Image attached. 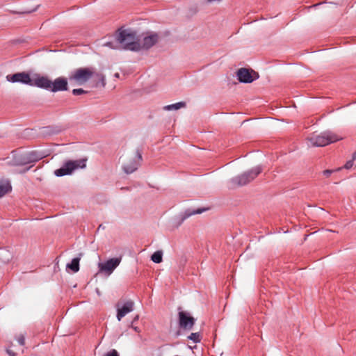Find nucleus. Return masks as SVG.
I'll return each mask as SVG.
<instances>
[{"instance_id": "nucleus-35", "label": "nucleus", "mask_w": 356, "mask_h": 356, "mask_svg": "<svg viewBox=\"0 0 356 356\" xmlns=\"http://www.w3.org/2000/svg\"><path fill=\"white\" fill-rule=\"evenodd\" d=\"M131 327L136 332H139V330H138V327H134L133 325H131Z\"/></svg>"}, {"instance_id": "nucleus-14", "label": "nucleus", "mask_w": 356, "mask_h": 356, "mask_svg": "<svg viewBox=\"0 0 356 356\" xmlns=\"http://www.w3.org/2000/svg\"><path fill=\"white\" fill-rule=\"evenodd\" d=\"M159 40V35L152 33L150 35L143 38L142 44H140L141 49H149L153 47Z\"/></svg>"}, {"instance_id": "nucleus-25", "label": "nucleus", "mask_w": 356, "mask_h": 356, "mask_svg": "<svg viewBox=\"0 0 356 356\" xmlns=\"http://www.w3.org/2000/svg\"><path fill=\"white\" fill-rule=\"evenodd\" d=\"M72 92V94L74 95L77 96V95H81L86 94V93H88V91L84 90L82 88H76V89H73Z\"/></svg>"}, {"instance_id": "nucleus-26", "label": "nucleus", "mask_w": 356, "mask_h": 356, "mask_svg": "<svg viewBox=\"0 0 356 356\" xmlns=\"http://www.w3.org/2000/svg\"><path fill=\"white\" fill-rule=\"evenodd\" d=\"M17 342L19 343V345L24 346V344H25V337H24V335L22 334H20L19 336H17Z\"/></svg>"}, {"instance_id": "nucleus-38", "label": "nucleus", "mask_w": 356, "mask_h": 356, "mask_svg": "<svg viewBox=\"0 0 356 356\" xmlns=\"http://www.w3.org/2000/svg\"><path fill=\"white\" fill-rule=\"evenodd\" d=\"M34 10H35V9L33 10V11H34ZM31 12H32V10H29V11H26L25 13H31Z\"/></svg>"}, {"instance_id": "nucleus-24", "label": "nucleus", "mask_w": 356, "mask_h": 356, "mask_svg": "<svg viewBox=\"0 0 356 356\" xmlns=\"http://www.w3.org/2000/svg\"><path fill=\"white\" fill-rule=\"evenodd\" d=\"M188 339L193 341L194 343H200L201 341L202 337L199 332H193L190 335L188 336Z\"/></svg>"}, {"instance_id": "nucleus-5", "label": "nucleus", "mask_w": 356, "mask_h": 356, "mask_svg": "<svg viewBox=\"0 0 356 356\" xmlns=\"http://www.w3.org/2000/svg\"><path fill=\"white\" fill-rule=\"evenodd\" d=\"M95 74L92 67H81L78 68L69 76L70 81H75L78 84L81 85L86 83Z\"/></svg>"}, {"instance_id": "nucleus-17", "label": "nucleus", "mask_w": 356, "mask_h": 356, "mask_svg": "<svg viewBox=\"0 0 356 356\" xmlns=\"http://www.w3.org/2000/svg\"><path fill=\"white\" fill-rule=\"evenodd\" d=\"M80 257H76L72 259L70 264H67L66 267L67 268L70 269L72 272L76 273L79 270V261Z\"/></svg>"}, {"instance_id": "nucleus-27", "label": "nucleus", "mask_w": 356, "mask_h": 356, "mask_svg": "<svg viewBox=\"0 0 356 356\" xmlns=\"http://www.w3.org/2000/svg\"><path fill=\"white\" fill-rule=\"evenodd\" d=\"M339 170L340 168H338L337 170H325L323 171V175L326 177H329L334 171H338Z\"/></svg>"}, {"instance_id": "nucleus-32", "label": "nucleus", "mask_w": 356, "mask_h": 356, "mask_svg": "<svg viewBox=\"0 0 356 356\" xmlns=\"http://www.w3.org/2000/svg\"><path fill=\"white\" fill-rule=\"evenodd\" d=\"M106 46L111 48V49H115V47L113 46V44L112 42H108L105 44Z\"/></svg>"}, {"instance_id": "nucleus-21", "label": "nucleus", "mask_w": 356, "mask_h": 356, "mask_svg": "<svg viewBox=\"0 0 356 356\" xmlns=\"http://www.w3.org/2000/svg\"><path fill=\"white\" fill-rule=\"evenodd\" d=\"M151 260L156 264H160L162 262L163 252L161 250L154 252L151 256Z\"/></svg>"}, {"instance_id": "nucleus-13", "label": "nucleus", "mask_w": 356, "mask_h": 356, "mask_svg": "<svg viewBox=\"0 0 356 356\" xmlns=\"http://www.w3.org/2000/svg\"><path fill=\"white\" fill-rule=\"evenodd\" d=\"M134 303L132 300L127 301L122 307L118 308L117 310V319L120 321L128 313L134 309Z\"/></svg>"}, {"instance_id": "nucleus-7", "label": "nucleus", "mask_w": 356, "mask_h": 356, "mask_svg": "<svg viewBox=\"0 0 356 356\" xmlns=\"http://www.w3.org/2000/svg\"><path fill=\"white\" fill-rule=\"evenodd\" d=\"M195 323V319L191 314L184 311H180L178 313V324L181 329L186 330H192Z\"/></svg>"}, {"instance_id": "nucleus-11", "label": "nucleus", "mask_w": 356, "mask_h": 356, "mask_svg": "<svg viewBox=\"0 0 356 356\" xmlns=\"http://www.w3.org/2000/svg\"><path fill=\"white\" fill-rule=\"evenodd\" d=\"M36 78L32 79V86L42 88L47 90H51V81L47 76L35 74Z\"/></svg>"}, {"instance_id": "nucleus-36", "label": "nucleus", "mask_w": 356, "mask_h": 356, "mask_svg": "<svg viewBox=\"0 0 356 356\" xmlns=\"http://www.w3.org/2000/svg\"><path fill=\"white\" fill-rule=\"evenodd\" d=\"M353 157V160L355 161L356 160V151L354 152Z\"/></svg>"}, {"instance_id": "nucleus-22", "label": "nucleus", "mask_w": 356, "mask_h": 356, "mask_svg": "<svg viewBox=\"0 0 356 356\" xmlns=\"http://www.w3.org/2000/svg\"><path fill=\"white\" fill-rule=\"evenodd\" d=\"M11 190L12 187L9 182L0 184V197H3Z\"/></svg>"}, {"instance_id": "nucleus-6", "label": "nucleus", "mask_w": 356, "mask_h": 356, "mask_svg": "<svg viewBox=\"0 0 356 356\" xmlns=\"http://www.w3.org/2000/svg\"><path fill=\"white\" fill-rule=\"evenodd\" d=\"M237 79L241 83H250L254 80L259 79V75L258 72L254 71L252 69H247L242 67L238 70L236 72Z\"/></svg>"}, {"instance_id": "nucleus-30", "label": "nucleus", "mask_w": 356, "mask_h": 356, "mask_svg": "<svg viewBox=\"0 0 356 356\" xmlns=\"http://www.w3.org/2000/svg\"><path fill=\"white\" fill-rule=\"evenodd\" d=\"M96 76L99 78V79L101 81L102 86L103 87L106 85L105 78L104 76L102 74H97Z\"/></svg>"}, {"instance_id": "nucleus-31", "label": "nucleus", "mask_w": 356, "mask_h": 356, "mask_svg": "<svg viewBox=\"0 0 356 356\" xmlns=\"http://www.w3.org/2000/svg\"><path fill=\"white\" fill-rule=\"evenodd\" d=\"M6 352L10 356H16V353L10 349H7Z\"/></svg>"}, {"instance_id": "nucleus-2", "label": "nucleus", "mask_w": 356, "mask_h": 356, "mask_svg": "<svg viewBox=\"0 0 356 356\" xmlns=\"http://www.w3.org/2000/svg\"><path fill=\"white\" fill-rule=\"evenodd\" d=\"M341 139V137L330 131H323L319 135L314 134L308 138L311 144L316 147H324Z\"/></svg>"}, {"instance_id": "nucleus-16", "label": "nucleus", "mask_w": 356, "mask_h": 356, "mask_svg": "<svg viewBox=\"0 0 356 356\" xmlns=\"http://www.w3.org/2000/svg\"><path fill=\"white\" fill-rule=\"evenodd\" d=\"M26 154L29 163H35L44 158V154L38 151H31Z\"/></svg>"}, {"instance_id": "nucleus-8", "label": "nucleus", "mask_w": 356, "mask_h": 356, "mask_svg": "<svg viewBox=\"0 0 356 356\" xmlns=\"http://www.w3.org/2000/svg\"><path fill=\"white\" fill-rule=\"evenodd\" d=\"M6 78L8 81L11 83H21L31 86H32V79L30 74L26 72L8 74Z\"/></svg>"}, {"instance_id": "nucleus-10", "label": "nucleus", "mask_w": 356, "mask_h": 356, "mask_svg": "<svg viewBox=\"0 0 356 356\" xmlns=\"http://www.w3.org/2000/svg\"><path fill=\"white\" fill-rule=\"evenodd\" d=\"M121 257L109 259L104 263H99V266L101 271L111 274L120 264Z\"/></svg>"}, {"instance_id": "nucleus-19", "label": "nucleus", "mask_w": 356, "mask_h": 356, "mask_svg": "<svg viewBox=\"0 0 356 356\" xmlns=\"http://www.w3.org/2000/svg\"><path fill=\"white\" fill-rule=\"evenodd\" d=\"M12 256L11 253L6 250L1 249L0 250V260L4 263L7 264L11 259Z\"/></svg>"}, {"instance_id": "nucleus-3", "label": "nucleus", "mask_w": 356, "mask_h": 356, "mask_svg": "<svg viewBox=\"0 0 356 356\" xmlns=\"http://www.w3.org/2000/svg\"><path fill=\"white\" fill-rule=\"evenodd\" d=\"M87 159H81L78 160H68L66 161L63 165L58 169L54 171V175L56 177H63L69 175L72 172L79 168H84L86 166Z\"/></svg>"}, {"instance_id": "nucleus-20", "label": "nucleus", "mask_w": 356, "mask_h": 356, "mask_svg": "<svg viewBox=\"0 0 356 356\" xmlns=\"http://www.w3.org/2000/svg\"><path fill=\"white\" fill-rule=\"evenodd\" d=\"M186 102H179L175 103V104L165 106L163 107V109L166 110V111L178 110L181 108L186 107Z\"/></svg>"}, {"instance_id": "nucleus-28", "label": "nucleus", "mask_w": 356, "mask_h": 356, "mask_svg": "<svg viewBox=\"0 0 356 356\" xmlns=\"http://www.w3.org/2000/svg\"><path fill=\"white\" fill-rule=\"evenodd\" d=\"M354 161L355 160H353V158L351 160L348 161L344 165V168L348 170L350 169L354 165Z\"/></svg>"}, {"instance_id": "nucleus-4", "label": "nucleus", "mask_w": 356, "mask_h": 356, "mask_svg": "<svg viewBox=\"0 0 356 356\" xmlns=\"http://www.w3.org/2000/svg\"><path fill=\"white\" fill-rule=\"evenodd\" d=\"M261 172V167L256 166L251 170L232 178V182L237 186H245L254 179Z\"/></svg>"}, {"instance_id": "nucleus-9", "label": "nucleus", "mask_w": 356, "mask_h": 356, "mask_svg": "<svg viewBox=\"0 0 356 356\" xmlns=\"http://www.w3.org/2000/svg\"><path fill=\"white\" fill-rule=\"evenodd\" d=\"M142 160V151L141 149H137L136 152V159H132L129 163L123 165V170L125 173L131 174L136 171L140 165Z\"/></svg>"}, {"instance_id": "nucleus-1", "label": "nucleus", "mask_w": 356, "mask_h": 356, "mask_svg": "<svg viewBox=\"0 0 356 356\" xmlns=\"http://www.w3.org/2000/svg\"><path fill=\"white\" fill-rule=\"evenodd\" d=\"M136 33L130 30H120L116 33V40L125 50L138 51L141 49L140 43L136 40Z\"/></svg>"}, {"instance_id": "nucleus-18", "label": "nucleus", "mask_w": 356, "mask_h": 356, "mask_svg": "<svg viewBox=\"0 0 356 356\" xmlns=\"http://www.w3.org/2000/svg\"><path fill=\"white\" fill-rule=\"evenodd\" d=\"M14 161L17 165H25L26 164H29L26 153L15 156Z\"/></svg>"}, {"instance_id": "nucleus-12", "label": "nucleus", "mask_w": 356, "mask_h": 356, "mask_svg": "<svg viewBox=\"0 0 356 356\" xmlns=\"http://www.w3.org/2000/svg\"><path fill=\"white\" fill-rule=\"evenodd\" d=\"M50 91L56 92L58 91H66L68 89L67 80L65 77H58L51 81Z\"/></svg>"}, {"instance_id": "nucleus-29", "label": "nucleus", "mask_w": 356, "mask_h": 356, "mask_svg": "<svg viewBox=\"0 0 356 356\" xmlns=\"http://www.w3.org/2000/svg\"><path fill=\"white\" fill-rule=\"evenodd\" d=\"M105 356H120L118 351L115 349H112L108 351Z\"/></svg>"}, {"instance_id": "nucleus-23", "label": "nucleus", "mask_w": 356, "mask_h": 356, "mask_svg": "<svg viewBox=\"0 0 356 356\" xmlns=\"http://www.w3.org/2000/svg\"><path fill=\"white\" fill-rule=\"evenodd\" d=\"M46 129L48 130V131L50 134H57L60 133L64 129L61 126H49L47 127Z\"/></svg>"}, {"instance_id": "nucleus-37", "label": "nucleus", "mask_w": 356, "mask_h": 356, "mask_svg": "<svg viewBox=\"0 0 356 356\" xmlns=\"http://www.w3.org/2000/svg\"><path fill=\"white\" fill-rule=\"evenodd\" d=\"M180 334H181V331L180 330L177 331L176 336H179Z\"/></svg>"}, {"instance_id": "nucleus-15", "label": "nucleus", "mask_w": 356, "mask_h": 356, "mask_svg": "<svg viewBox=\"0 0 356 356\" xmlns=\"http://www.w3.org/2000/svg\"><path fill=\"white\" fill-rule=\"evenodd\" d=\"M209 210V208H198L197 209H187L181 215V221H184L186 218L195 214H200L204 211Z\"/></svg>"}, {"instance_id": "nucleus-33", "label": "nucleus", "mask_w": 356, "mask_h": 356, "mask_svg": "<svg viewBox=\"0 0 356 356\" xmlns=\"http://www.w3.org/2000/svg\"><path fill=\"white\" fill-rule=\"evenodd\" d=\"M139 318V316L138 315H136L134 318H133V321L131 322V324L133 325L135 322H136Z\"/></svg>"}, {"instance_id": "nucleus-34", "label": "nucleus", "mask_w": 356, "mask_h": 356, "mask_svg": "<svg viewBox=\"0 0 356 356\" xmlns=\"http://www.w3.org/2000/svg\"><path fill=\"white\" fill-rule=\"evenodd\" d=\"M30 168H31V166L24 169L21 172L24 173V172H27Z\"/></svg>"}]
</instances>
